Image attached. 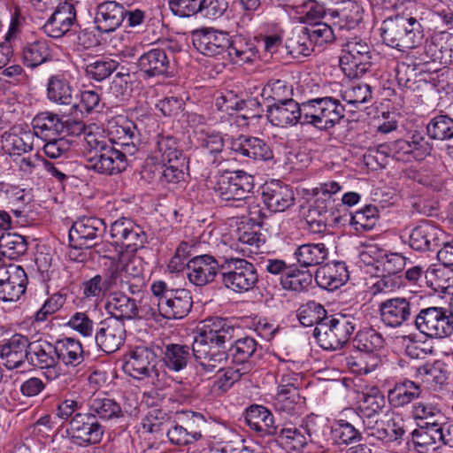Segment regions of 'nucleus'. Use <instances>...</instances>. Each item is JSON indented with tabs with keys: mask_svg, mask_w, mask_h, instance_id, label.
<instances>
[{
	"mask_svg": "<svg viewBox=\"0 0 453 453\" xmlns=\"http://www.w3.org/2000/svg\"><path fill=\"white\" fill-rule=\"evenodd\" d=\"M300 400L299 391L284 392L277 391L273 399V406L275 411L281 415H293L296 413Z\"/></svg>",
	"mask_w": 453,
	"mask_h": 453,
	"instance_id": "bf43d9fd",
	"label": "nucleus"
},
{
	"mask_svg": "<svg viewBox=\"0 0 453 453\" xmlns=\"http://www.w3.org/2000/svg\"><path fill=\"white\" fill-rule=\"evenodd\" d=\"M331 213L326 206H321L318 200L313 206H311L305 217V221L308 226L309 231L314 234H320L326 228L328 219Z\"/></svg>",
	"mask_w": 453,
	"mask_h": 453,
	"instance_id": "4d7b16f0",
	"label": "nucleus"
},
{
	"mask_svg": "<svg viewBox=\"0 0 453 453\" xmlns=\"http://www.w3.org/2000/svg\"><path fill=\"white\" fill-rule=\"evenodd\" d=\"M413 303L411 298L394 297L381 302L379 305L380 320L387 327H401L411 320Z\"/></svg>",
	"mask_w": 453,
	"mask_h": 453,
	"instance_id": "2eb2a0df",
	"label": "nucleus"
},
{
	"mask_svg": "<svg viewBox=\"0 0 453 453\" xmlns=\"http://www.w3.org/2000/svg\"><path fill=\"white\" fill-rule=\"evenodd\" d=\"M422 393L420 386L404 379L396 382L388 392V400L394 409L403 408L418 398Z\"/></svg>",
	"mask_w": 453,
	"mask_h": 453,
	"instance_id": "c9c22d12",
	"label": "nucleus"
},
{
	"mask_svg": "<svg viewBox=\"0 0 453 453\" xmlns=\"http://www.w3.org/2000/svg\"><path fill=\"white\" fill-rule=\"evenodd\" d=\"M357 320L349 314L337 313L327 316L315 326L313 336L326 350H337L349 342L357 328Z\"/></svg>",
	"mask_w": 453,
	"mask_h": 453,
	"instance_id": "20e7f679",
	"label": "nucleus"
},
{
	"mask_svg": "<svg viewBox=\"0 0 453 453\" xmlns=\"http://www.w3.org/2000/svg\"><path fill=\"white\" fill-rule=\"evenodd\" d=\"M226 52L234 64L242 65L253 62L257 58V50L253 43L238 39L231 44L228 42Z\"/></svg>",
	"mask_w": 453,
	"mask_h": 453,
	"instance_id": "8fccbe9b",
	"label": "nucleus"
},
{
	"mask_svg": "<svg viewBox=\"0 0 453 453\" xmlns=\"http://www.w3.org/2000/svg\"><path fill=\"white\" fill-rule=\"evenodd\" d=\"M222 282L237 293L248 292L255 288L258 274L253 264L242 258H228L221 266Z\"/></svg>",
	"mask_w": 453,
	"mask_h": 453,
	"instance_id": "6e6552de",
	"label": "nucleus"
},
{
	"mask_svg": "<svg viewBox=\"0 0 453 453\" xmlns=\"http://www.w3.org/2000/svg\"><path fill=\"white\" fill-rule=\"evenodd\" d=\"M127 331L124 323L118 319H106L96 326L95 342L105 353H113L124 344Z\"/></svg>",
	"mask_w": 453,
	"mask_h": 453,
	"instance_id": "dca6fc26",
	"label": "nucleus"
},
{
	"mask_svg": "<svg viewBox=\"0 0 453 453\" xmlns=\"http://www.w3.org/2000/svg\"><path fill=\"white\" fill-rule=\"evenodd\" d=\"M92 154L88 159V168L101 174L113 175L126 170L127 154L114 148L107 140L88 134L86 138Z\"/></svg>",
	"mask_w": 453,
	"mask_h": 453,
	"instance_id": "7ed1b4c3",
	"label": "nucleus"
},
{
	"mask_svg": "<svg viewBox=\"0 0 453 453\" xmlns=\"http://www.w3.org/2000/svg\"><path fill=\"white\" fill-rule=\"evenodd\" d=\"M105 310L110 319L120 320L136 319L138 310L136 300L123 292L111 293L105 303Z\"/></svg>",
	"mask_w": 453,
	"mask_h": 453,
	"instance_id": "7c9ffc66",
	"label": "nucleus"
},
{
	"mask_svg": "<svg viewBox=\"0 0 453 453\" xmlns=\"http://www.w3.org/2000/svg\"><path fill=\"white\" fill-rule=\"evenodd\" d=\"M162 349L155 345H140L132 349L127 355L123 370L129 376L142 380L155 379L160 381L163 374L157 367Z\"/></svg>",
	"mask_w": 453,
	"mask_h": 453,
	"instance_id": "423d86ee",
	"label": "nucleus"
},
{
	"mask_svg": "<svg viewBox=\"0 0 453 453\" xmlns=\"http://www.w3.org/2000/svg\"><path fill=\"white\" fill-rule=\"evenodd\" d=\"M348 369L356 374H366L375 370L379 364L377 354H366L357 349H353L345 358Z\"/></svg>",
	"mask_w": 453,
	"mask_h": 453,
	"instance_id": "37998d69",
	"label": "nucleus"
},
{
	"mask_svg": "<svg viewBox=\"0 0 453 453\" xmlns=\"http://www.w3.org/2000/svg\"><path fill=\"white\" fill-rule=\"evenodd\" d=\"M416 376L429 387L442 385L446 380L445 372L437 364H426L419 366Z\"/></svg>",
	"mask_w": 453,
	"mask_h": 453,
	"instance_id": "69168bd1",
	"label": "nucleus"
},
{
	"mask_svg": "<svg viewBox=\"0 0 453 453\" xmlns=\"http://www.w3.org/2000/svg\"><path fill=\"white\" fill-rule=\"evenodd\" d=\"M245 421L247 425L262 436L277 434L278 426L275 425L272 412L262 405L254 404L246 410Z\"/></svg>",
	"mask_w": 453,
	"mask_h": 453,
	"instance_id": "2f4dec72",
	"label": "nucleus"
},
{
	"mask_svg": "<svg viewBox=\"0 0 453 453\" xmlns=\"http://www.w3.org/2000/svg\"><path fill=\"white\" fill-rule=\"evenodd\" d=\"M342 98L353 109H359L372 99V88L366 83L353 85L342 91Z\"/></svg>",
	"mask_w": 453,
	"mask_h": 453,
	"instance_id": "6e6d98bb",
	"label": "nucleus"
},
{
	"mask_svg": "<svg viewBox=\"0 0 453 453\" xmlns=\"http://www.w3.org/2000/svg\"><path fill=\"white\" fill-rule=\"evenodd\" d=\"M253 188V177L243 171H236L219 176L213 189L224 201H243Z\"/></svg>",
	"mask_w": 453,
	"mask_h": 453,
	"instance_id": "f8f14e48",
	"label": "nucleus"
},
{
	"mask_svg": "<svg viewBox=\"0 0 453 453\" xmlns=\"http://www.w3.org/2000/svg\"><path fill=\"white\" fill-rule=\"evenodd\" d=\"M169 8L175 16L180 18L192 17L202 12V0H169Z\"/></svg>",
	"mask_w": 453,
	"mask_h": 453,
	"instance_id": "774afa93",
	"label": "nucleus"
},
{
	"mask_svg": "<svg viewBox=\"0 0 453 453\" xmlns=\"http://www.w3.org/2000/svg\"><path fill=\"white\" fill-rule=\"evenodd\" d=\"M297 317L303 326H311L316 325L317 326L327 316L326 311L320 303L311 301L298 309Z\"/></svg>",
	"mask_w": 453,
	"mask_h": 453,
	"instance_id": "13d9d810",
	"label": "nucleus"
},
{
	"mask_svg": "<svg viewBox=\"0 0 453 453\" xmlns=\"http://www.w3.org/2000/svg\"><path fill=\"white\" fill-rule=\"evenodd\" d=\"M416 328L430 338L443 339L453 334L450 313L442 307H428L419 311L414 319Z\"/></svg>",
	"mask_w": 453,
	"mask_h": 453,
	"instance_id": "1a4fd4ad",
	"label": "nucleus"
},
{
	"mask_svg": "<svg viewBox=\"0 0 453 453\" xmlns=\"http://www.w3.org/2000/svg\"><path fill=\"white\" fill-rule=\"evenodd\" d=\"M90 413L101 419L109 420L123 416L120 405L112 399L95 397L89 403Z\"/></svg>",
	"mask_w": 453,
	"mask_h": 453,
	"instance_id": "3c124183",
	"label": "nucleus"
},
{
	"mask_svg": "<svg viewBox=\"0 0 453 453\" xmlns=\"http://www.w3.org/2000/svg\"><path fill=\"white\" fill-rule=\"evenodd\" d=\"M443 232L427 220L420 221L410 233V247L419 252L430 251L440 246Z\"/></svg>",
	"mask_w": 453,
	"mask_h": 453,
	"instance_id": "4be33fe9",
	"label": "nucleus"
},
{
	"mask_svg": "<svg viewBox=\"0 0 453 453\" xmlns=\"http://www.w3.org/2000/svg\"><path fill=\"white\" fill-rule=\"evenodd\" d=\"M119 63L111 58H99L85 66L86 76L96 81H102L117 70Z\"/></svg>",
	"mask_w": 453,
	"mask_h": 453,
	"instance_id": "603ef678",
	"label": "nucleus"
},
{
	"mask_svg": "<svg viewBox=\"0 0 453 453\" xmlns=\"http://www.w3.org/2000/svg\"><path fill=\"white\" fill-rule=\"evenodd\" d=\"M303 103L299 104L292 98L280 100L268 108L267 118L276 127H285L303 122Z\"/></svg>",
	"mask_w": 453,
	"mask_h": 453,
	"instance_id": "6ab92c4d",
	"label": "nucleus"
},
{
	"mask_svg": "<svg viewBox=\"0 0 453 453\" xmlns=\"http://www.w3.org/2000/svg\"><path fill=\"white\" fill-rule=\"evenodd\" d=\"M380 30L384 42L401 51L417 47L423 39L421 24L409 15L396 14L387 18Z\"/></svg>",
	"mask_w": 453,
	"mask_h": 453,
	"instance_id": "f03ea898",
	"label": "nucleus"
},
{
	"mask_svg": "<svg viewBox=\"0 0 453 453\" xmlns=\"http://www.w3.org/2000/svg\"><path fill=\"white\" fill-rule=\"evenodd\" d=\"M303 122L319 130L334 127L344 117V106L331 97H319L303 102Z\"/></svg>",
	"mask_w": 453,
	"mask_h": 453,
	"instance_id": "39448f33",
	"label": "nucleus"
},
{
	"mask_svg": "<svg viewBox=\"0 0 453 453\" xmlns=\"http://www.w3.org/2000/svg\"><path fill=\"white\" fill-rule=\"evenodd\" d=\"M355 349L365 352L366 354H376L384 345L382 335L373 328H364L359 330L352 341Z\"/></svg>",
	"mask_w": 453,
	"mask_h": 453,
	"instance_id": "49530a36",
	"label": "nucleus"
},
{
	"mask_svg": "<svg viewBox=\"0 0 453 453\" xmlns=\"http://www.w3.org/2000/svg\"><path fill=\"white\" fill-rule=\"evenodd\" d=\"M23 61L29 67H36L50 59V49L45 41H35L23 48Z\"/></svg>",
	"mask_w": 453,
	"mask_h": 453,
	"instance_id": "09e8293b",
	"label": "nucleus"
},
{
	"mask_svg": "<svg viewBox=\"0 0 453 453\" xmlns=\"http://www.w3.org/2000/svg\"><path fill=\"white\" fill-rule=\"evenodd\" d=\"M27 363L38 369H50L58 365L55 344L45 340L29 342Z\"/></svg>",
	"mask_w": 453,
	"mask_h": 453,
	"instance_id": "72a5a7b5",
	"label": "nucleus"
},
{
	"mask_svg": "<svg viewBox=\"0 0 453 453\" xmlns=\"http://www.w3.org/2000/svg\"><path fill=\"white\" fill-rule=\"evenodd\" d=\"M305 39L318 46L332 43L335 40L333 28L326 24L315 22L310 27L303 28Z\"/></svg>",
	"mask_w": 453,
	"mask_h": 453,
	"instance_id": "680f3d73",
	"label": "nucleus"
},
{
	"mask_svg": "<svg viewBox=\"0 0 453 453\" xmlns=\"http://www.w3.org/2000/svg\"><path fill=\"white\" fill-rule=\"evenodd\" d=\"M189 347L181 344H168L163 352L164 365L173 372L183 370L191 357Z\"/></svg>",
	"mask_w": 453,
	"mask_h": 453,
	"instance_id": "a18cd8bd",
	"label": "nucleus"
},
{
	"mask_svg": "<svg viewBox=\"0 0 453 453\" xmlns=\"http://www.w3.org/2000/svg\"><path fill=\"white\" fill-rule=\"evenodd\" d=\"M424 138L419 134H414L412 140L406 141L399 139L394 142H386L389 157L396 161L411 162L420 160L426 154V149L423 147Z\"/></svg>",
	"mask_w": 453,
	"mask_h": 453,
	"instance_id": "b1692460",
	"label": "nucleus"
},
{
	"mask_svg": "<svg viewBox=\"0 0 453 453\" xmlns=\"http://www.w3.org/2000/svg\"><path fill=\"white\" fill-rule=\"evenodd\" d=\"M308 441L326 449L333 435V427L329 426L322 418L317 416H309L302 424Z\"/></svg>",
	"mask_w": 453,
	"mask_h": 453,
	"instance_id": "e433bc0d",
	"label": "nucleus"
},
{
	"mask_svg": "<svg viewBox=\"0 0 453 453\" xmlns=\"http://www.w3.org/2000/svg\"><path fill=\"white\" fill-rule=\"evenodd\" d=\"M426 132L434 140L450 139L453 137V119L448 115H437L427 124Z\"/></svg>",
	"mask_w": 453,
	"mask_h": 453,
	"instance_id": "5fc2aeb1",
	"label": "nucleus"
},
{
	"mask_svg": "<svg viewBox=\"0 0 453 453\" xmlns=\"http://www.w3.org/2000/svg\"><path fill=\"white\" fill-rule=\"evenodd\" d=\"M218 270L217 260L210 255L195 256L187 263V277L192 284L198 287L213 281Z\"/></svg>",
	"mask_w": 453,
	"mask_h": 453,
	"instance_id": "5701e85b",
	"label": "nucleus"
},
{
	"mask_svg": "<svg viewBox=\"0 0 453 453\" xmlns=\"http://www.w3.org/2000/svg\"><path fill=\"white\" fill-rule=\"evenodd\" d=\"M0 250L4 256L14 259L26 253L27 242L20 234H4L0 236Z\"/></svg>",
	"mask_w": 453,
	"mask_h": 453,
	"instance_id": "864d4df0",
	"label": "nucleus"
},
{
	"mask_svg": "<svg viewBox=\"0 0 453 453\" xmlns=\"http://www.w3.org/2000/svg\"><path fill=\"white\" fill-rule=\"evenodd\" d=\"M312 282V274L308 270H300L289 265L286 273L280 277V284L284 289L301 292Z\"/></svg>",
	"mask_w": 453,
	"mask_h": 453,
	"instance_id": "de8ad7c7",
	"label": "nucleus"
},
{
	"mask_svg": "<svg viewBox=\"0 0 453 453\" xmlns=\"http://www.w3.org/2000/svg\"><path fill=\"white\" fill-rule=\"evenodd\" d=\"M193 44L198 51L209 57H215L226 51L229 40L226 34L214 30L193 32Z\"/></svg>",
	"mask_w": 453,
	"mask_h": 453,
	"instance_id": "bb28decb",
	"label": "nucleus"
},
{
	"mask_svg": "<svg viewBox=\"0 0 453 453\" xmlns=\"http://www.w3.org/2000/svg\"><path fill=\"white\" fill-rule=\"evenodd\" d=\"M257 343L253 338L246 336L236 340L231 345L229 355L232 357L234 363L244 364L252 357L257 349Z\"/></svg>",
	"mask_w": 453,
	"mask_h": 453,
	"instance_id": "e2e57ef3",
	"label": "nucleus"
},
{
	"mask_svg": "<svg viewBox=\"0 0 453 453\" xmlns=\"http://www.w3.org/2000/svg\"><path fill=\"white\" fill-rule=\"evenodd\" d=\"M441 428L437 421L425 422L411 433L412 441L418 453H437L441 447Z\"/></svg>",
	"mask_w": 453,
	"mask_h": 453,
	"instance_id": "cd10ccee",
	"label": "nucleus"
},
{
	"mask_svg": "<svg viewBox=\"0 0 453 453\" xmlns=\"http://www.w3.org/2000/svg\"><path fill=\"white\" fill-rule=\"evenodd\" d=\"M153 153L154 157L162 163L184 161L182 151L178 149L176 139L171 134L157 135Z\"/></svg>",
	"mask_w": 453,
	"mask_h": 453,
	"instance_id": "58836bf2",
	"label": "nucleus"
},
{
	"mask_svg": "<svg viewBox=\"0 0 453 453\" xmlns=\"http://www.w3.org/2000/svg\"><path fill=\"white\" fill-rule=\"evenodd\" d=\"M107 131L111 144L120 147V151L133 156L141 144L140 133L136 125L124 118L111 119L108 122Z\"/></svg>",
	"mask_w": 453,
	"mask_h": 453,
	"instance_id": "ddd939ff",
	"label": "nucleus"
},
{
	"mask_svg": "<svg viewBox=\"0 0 453 453\" xmlns=\"http://www.w3.org/2000/svg\"><path fill=\"white\" fill-rule=\"evenodd\" d=\"M106 231L104 221L96 217H83L73 222L69 230L70 245L74 249H89L98 243Z\"/></svg>",
	"mask_w": 453,
	"mask_h": 453,
	"instance_id": "9b49d317",
	"label": "nucleus"
},
{
	"mask_svg": "<svg viewBox=\"0 0 453 453\" xmlns=\"http://www.w3.org/2000/svg\"><path fill=\"white\" fill-rule=\"evenodd\" d=\"M262 198L267 209L273 212L287 211L295 204L296 200L292 188L278 180L264 184Z\"/></svg>",
	"mask_w": 453,
	"mask_h": 453,
	"instance_id": "f3484780",
	"label": "nucleus"
},
{
	"mask_svg": "<svg viewBox=\"0 0 453 453\" xmlns=\"http://www.w3.org/2000/svg\"><path fill=\"white\" fill-rule=\"evenodd\" d=\"M137 65L145 78H152L166 74L170 62L163 49H152L140 56Z\"/></svg>",
	"mask_w": 453,
	"mask_h": 453,
	"instance_id": "473e14b6",
	"label": "nucleus"
},
{
	"mask_svg": "<svg viewBox=\"0 0 453 453\" xmlns=\"http://www.w3.org/2000/svg\"><path fill=\"white\" fill-rule=\"evenodd\" d=\"M230 149L238 156L253 160H269L273 151L267 143L257 137L240 135L231 142Z\"/></svg>",
	"mask_w": 453,
	"mask_h": 453,
	"instance_id": "a878e982",
	"label": "nucleus"
},
{
	"mask_svg": "<svg viewBox=\"0 0 453 453\" xmlns=\"http://www.w3.org/2000/svg\"><path fill=\"white\" fill-rule=\"evenodd\" d=\"M349 280V271L344 262L335 261L326 264L317 269L315 280L317 284L328 291H334Z\"/></svg>",
	"mask_w": 453,
	"mask_h": 453,
	"instance_id": "c756f323",
	"label": "nucleus"
},
{
	"mask_svg": "<svg viewBox=\"0 0 453 453\" xmlns=\"http://www.w3.org/2000/svg\"><path fill=\"white\" fill-rule=\"evenodd\" d=\"M235 328L226 319H217L194 339L192 351L198 367L205 372L223 370L228 355L224 349L226 342L234 339Z\"/></svg>",
	"mask_w": 453,
	"mask_h": 453,
	"instance_id": "f257e3e1",
	"label": "nucleus"
},
{
	"mask_svg": "<svg viewBox=\"0 0 453 453\" xmlns=\"http://www.w3.org/2000/svg\"><path fill=\"white\" fill-rule=\"evenodd\" d=\"M29 340L27 337L16 334L0 343V358L7 369L20 367L27 360Z\"/></svg>",
	"mask_w": 453,
	"mask_h": 453,
	"instance_id": "412c9836",
	"label": "nucleus"
},
{
	"mask_svg": "<svg viewBox=\"0 0 453 453\" xmlns=\"http://www.w3.org/2000/svg\"><path fill=\"white\" fill-rule=\"evenodd\" d=\"M418 66L411 59L399 62L395 69L398 85L410 89L413 88L416 84Z\"/></svg>",
	"mask_w": 453,
	"mask_h": 453,
	"instance_id": "0e129e2a",
	"label": "nucleus"
},
{
	"mask_svg": "<svg viewBox=\"0 0 453 453\" xmlns=\"http://www.w3.org/2000/svg\"><path fill=\"white\" fill-rule=\"evenodd\" d=\"M168 298L163 300L159 314L167 319L185 318L191 311L193 302L189 291L185 288L175 289L168 294Z\"/></svg>",
	"mask_w": 453,
	"mask_h": 453,
	"instance_id": "c85d7f7f",
	"label": "nucleus"
},
{
	"mask_svg": "<svg viewBox=\"0 0 453 453\" xmlns=\"http://www.w3.org/2000/svg\"><path fill=\"white\" fill-rule=\"evenodd\" d=\"M186 426L175 425L167 431V437L172 444L185 446L194 443L202 438V429L206 425V419L198 412H187Z\"/></svg>",
	"mask_w": 453,
	"mask_h": 453,
	"instance_id": "a211bd4d",
	"label": "nucleus"
},
{
	"mask_svg": "<svg viewBox=\"0 0 453 453\" xmlns=\"http://www.w3.org/2000/svg\"><path fill=\"white\" fill-rule=\"evenodd\" d=\"M279 438L282 443L288 445L290 449L295 450L303 449L308 443V439L305 432L302 429V425L299 427L282 428Z\"/></svg>",
	"mask_w": 453,
	"mask_h": 453,
	"instance_id": "338daca9",
	"label": "nucleus"
},
{
	"mask_svg": "<svg viewBox=\"0 0 453 453\" xmlns=\"http://www.w3.org/2000/svg\"><path fill=\"white\" fill-rule=\"evenodd\" d=\"M58 362L76 365L83 360V349L81 342L73 338H64L55 343Z\"/></svg>",
	"mask_w": 453,
	"mask_h": 453,
	"instance_id": "c03bdc74",
	"label": "nucleus"
},
{
	"mask_svg": "<svg viewBox=\"0 0 453 453\" xmlns=\"http://www.w3.org/2000/svg\"><path fill=\"white\" fill-rule=\"evenodd\" d=\"M76 22V10L73 4L65 1L50 14L44 23V33L52 38H60L71 30Z\"/></svg>",
	"mask_w": 453,
	"mask_h": 453,
	"instance_id": "aec40b11",
	"label": "nucleus"
},
{
	"mask_svg": "<svg viewBox=\"0 0 453 453\" xmlns=\"http://www.w3.org/2000/svg\"><path fill=\"white\" fill-rule=\"evenodd\" d=\"M124 254L119 253L116 258H112L111 266L106 270L104 276H103V282L106 292L110 291L113 288L120 286L124 287V284H128L127 273L129 272L132 265V262L124 263Z\"/></svg>",
	"mask_w": 453,
	"mask_h": 453,
	"instance_id": "a19ab883",
	"label": "nucleus"
},
{
	"mask_svg": "<svg viewBox=\"0 0 453 453\" xmlns=\"http://www.w3.org/2000/svg\"><path fill=\"white\" fill-rule=\"evenodd\" d=\"M32 125L33 134L42 141L60 136L64 130L62 119L58 115L49 111L37 114L34 118Z\"/></svg>",
	"mask_w": 453,
	"mask_h": 453,
	"instance_id": "f704fd0d",
	"label": "nucleus"
},
{
	"mask_svg": "<svg viewBox=\"0 0 453 453\" xmlns=\"http://www.w3.org/2000/svg\"><path fill=\"white\" fill-rule=\"evenodd\" d=\"M127 11L115 1H105L97 5L95 17L96 28L102 33L116 30L126 19Z\"/></svg>",
	"mask_w": 453,
	"mask_h": 453,
	"instance_id": "393cba45",
	"label": "nucleus"
},
{
	"mask_svg": "<svg viewBox=\"0 0 453 453\" xmlns=\"http://www.w3.org/2000/svg\"><path fill=\"white\" fill-rule=\"evenodd\" d=\"M372 50L368 42L357 36L349 38L342 44L340 65L349 79L364 75L371 66Z\"/></svg>",
	"mask_w": 453,
	"mask_h": 453,
	"instance_id": "0eeeda50",
	"label": "nucleus"
},
{
	"mask_svg": "<svg viewBox=\"0 0 453 453\" xmlns=\"http://www.w3.org/2000/svg\"><path fill=\"white\" fill-rule=\"evenodd\" d=\"M104 428L93 413H75L70 420L67 433L73 443L88 446L99 443L104 435Z\"/></svg>",
	"mask_w": 453,
	"mask_h": 453,
	"instance_id": "9d476101",
	"label": "nucleus"
},
{
	"mask_svg": "<svg viewBox=\"0 0 453 453\" xmlns=\"http://www.w3.org/2000/svg\"><path fill=\"white\" fill-rule=\"evenodd\" d=\"M73 88L63 75L51 76L47 84L48 99L60 105H72L75 108L76 103L73 96Z\"/></svg>",
	"mask_w": 453,
	"mask_h": 453,
	"instance_id": "4c0bfd02",
	"label": "nucleus"
},
{
	"mask_svg": "<svg viewBox=\"0 0 453 453\" xmlns=\"http://www.w3.org/2000/svg\"><path fill=\"white\" fill-rule=\"evenodd\" d=\"M385 396L377 387L362 394L360 410L368 417L379 414L385 407Z\"/></svg>",
	"mask_w": 453,
	"mask_h": 453,
	"instance_id": "052dcab7",
	"label": "nucleus"
},
{
	"mask_svg": "<svg viewBox=\"0 0 453 453\" xmlns=\"http://www.w3.org/2000/svg\"><path fill=\"white\" fill-rule=\"evenodd\" d=\"M33 138L31 132H5L1 137L2 148L11 155H21L32 150Z\"/></svg>",
	"mask_w": 453,
	"mask_h": 453,
	"instance_id": "79ce46f5",
	"label": "nucleus"
},
{
	"mask_svg": "<svg viewBox=\"0 0 453 453\" xmlns=\"http://www.w3.org/2000/svg\"><path fill=\"white\" fill-rule=\"evenodd\" d=\"M328 254V249L324 243L303 244L295 251L297 262L303 267L323 264L327 259Z\"/></svg>",
	"mask_w": 453,
	"mask_h": 453,
	"instance_id": "ea45409f",
	"label": "nucleus"
},
{
	"mask_svg": "<svg viewBox=\"0 0 453 453\" xmlns=\"http://www.w3.org/2000/svg\"><path fill=\"white\" fill-rule=\"evenodd\" d=\"M27 276L25 270L13 264L0 266V300L16 302L25 293Z\"/></svg>",
	"mask_w": 453,
	"mask_h": 453,
	"instance_id": "4468645a",
	"label": "nucleus"
}]
</instances>
